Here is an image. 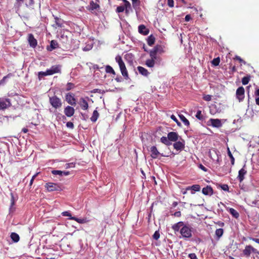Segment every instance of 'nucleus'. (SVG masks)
Masks as SVG:
<instances>
[{"label": "nucleus", "mask_w": 259, "mask_h": 259, "mask_svg": "<svg viewBox=\"0 0 259 259\" xmlns=\"http://www.w3.org/2000/svg\"><path fill=\"white\" fill-rule=\"evenodd\" d=\"M196 117L200 120H203L204 119V116L202 115L201 110H198L196 114Z\"/></svg>", "instance_id": "obj_39"}, {"label": "nucleus", "mask_w": 259, "mask_h": 259, "mask_svg": "<svg viewBox=\"0 0 259 259\" xmlns=\"http://www.w3.org/2000/svg\"><path fill=\"white\" fill-rule=\"evenodd\" d=\"M100 9V5L93 1H91L89 5L87 7V9L95 15H98Z\"/></svg>", "instance_id": "obj_3"}, {"label": "nucleus", "mask_w": 259, "mask_h": 259, "mask_svg": "<svg viewBox=\"0 0 259 259\" xmlns=\"http://www.w3.org/2000/svg\"><path fill=\"white\" fill-rule=\"evenodd\" d=\"M160 237V234L158 231H155L153 235V238L157 240H158Z\"/></svg>", "instance_id": "obj_50"}, {"label": "nucleus", "mask_w": 259, "mask_h": 259, "mask_svg": "<svg viewBox=\"0 0 259 259\" xmlns=\"http://www.w3.org/2000/svg\"><path fill=\"white\" fill-rule=\"evenodd\" d=\"M229 211L236 219H237L239 217V213L233 208H230Z\"/></svg>", "instance_id": "obj_33"}, {"label": "nucleus", "mask_w": 259, "mask_h": 259, "mask_svg": "<svg viewBox=\"0 0 259 259\" xmlns=\"http://www.w3.org/2000/svg\"><path fill=\"white\" fill-rule=\"evenodd\" d=\"M11 238L14 242H18L20 239L19 235L14 232L11 233Z\"/></svg>", "instance_id": "obj_29"}, {"label": "nucleus", "mask_w": 259, "mask_h": 259, "mask_svg": "<svg viewBox=\"0 0 259 259\" xmlns=\"http://www.w3.org/2000/svg\"><path fill=\"white\" fill-rule=\"evenodd\" d=\"M208 122L210 123V124L214 127H220L222 126V124L221 120L219 119H213L211 118L209 120Z\"/></svg>", "instance_id": "obj_15"}, {"label": "nucleus", "mask_w": 259, "mask_h": 259, "mask_svg": "<svg viewBox=\"0 0 259 259\" xmlns=\"http://www.w3.org/2000/svg\"><path fill=\"white\" fill-rule=\"evenodd\" d=\"M49 102L51 105L55 109L59 108L62 106V102L60 98L56 96L50 97Z\"/></svg>", "instance_id": "obj_4"}, {"label": "nucleus", "mask_w": 259, "mask_h": 259, "mask_svg": "<svg viewBox=\"0 0 259 259\" xmlns=\"http://www.w3.org/2000/svg\"><path fill=\"white\" fill-rule=\"evenodd\" d=\"M167 5L170 8H173L174 6V0H167Z\"/></svg>", "instance_id": "obj_56"}, {"label": "nucleus", "mask_w": 259, "mask_h": 259, "mask_svg": "<svg viewBox=\"0 0 259 259\" xmlns=\"http://www.w3.org/2000/svg\"><path fill=\"white\" fill-rule=\"evenodd\" d=\"M28 40L30 46L33 48L36 47L37 41L32 34H29Z\"/></svg>", "instance_id": "obj_13"}, {"label": "nucleus", "mask_w": 259, "mask_h": 259, "mask_svg": "<svg viewBox=\"0 0 259 259\" xmlns=\"http://www.w3.org/2000/svg\"><path fill=\"white\" fill-rule=\"evenodd\" d=\"M74 87V84L71 82H68L67 84V91H69Z\"/></svg>", "instance_id": "obj_51"}, {"label": "nucleus", "mask_w": 259, "mask_h": 259, "mask_svg": "<svg viewBox=\"0 0 259 259\" xmlns=\"http://www.w3.org/2000/svg\"><path fill=\"white\" fill-rule=\"evenodd\" d=\"M105 71L108 73H111L115 75V72L112 67L109 65H107L105 67Z\"/></svg>", "instance_id": "obj_36"}, {"label": "nucleus", "mask_w": 259, "mask_h": 259, "mask_svg": "<svg viewBox=\"0 0 259 259\" xmlns=\"http://www.w3.org/2000/svg\"><path fill=\"white\" fill-rule=\"evenodd\" d=\"M133 55L132 54H126L124 56V58L126 59H127V58L132 59H133Z\"/></svg>", "instance_id": "obj_61"}, {"label": "nucleus", "mask_w": 259, "mask_h": 259, "mask_svg": "<svg viewBox=\"0 0 259 259\" xmlns=\"http://www.w3.org/2000/svg\"><path fill=\"white\" fill-rule=\"evenodd\" d=\"M154 50L158 54H162L164 52L163 47L160 45H156L154 47Z\"/></svg>", "instance_id": "obj_28"}, {"label": "nucleus", "mask_w": 259, "mask_h": 259, "mask_svg": "<svg viewBox=\"0 0 259 259\" xmlns=\"http://www.w3.org/2000/svg\"><path fill=\"white\" fill-rule=\"evenodd\" d=\"M155 38L153 35H150L148 36L147 41L149 46H152L155 42Z\"/></svg>", "instance_id": "obj_27"}, {"label": "nucleus", "mask_w": 259, "mask_h": 259, "mask_svg": "<svg viewBox=\"0 0 259 259\" xmlns=\"http://www.w3.org/2000/svg\"><path fill=\"white\" fill-rule=\"evenodd\" d=\"M92 93H100V94L102 93V90H100V89H94L92 91Z\"/></svg>", "instance_id": "obj_59"}, {"label": "nucleus", "mask_w": 259, "mask_h": 259, "mask_svg": "<svg viewBox=\"0 0 259 259\" xmlns=\"http://www.w3.org/2000/svg\"><path fill=\"white\" fill-rule=\"evenodd\" d=\"M115 61L118 63L121 74L125 79H129L128 74L125 64L122 60L121 57L117 55L115 57Z\"/></svg>", "instance_id": "obj_1"}, {"label": "nucleus", "mask_w": 259, "mask_h": 259, "mask_svg": "<svg viewBox=\"0 0 259 259\" xmlns=\"http://www.w3.org/2000/svg\"><path fill=\"white\" fill-rule=\"evenodd\" d=\"M251 253L259 254V251L253 247L251 245H246L243 250V255L245 257H248L250 256Z\"/></svg>", "instance_id": "obj_5"}, {"label": "nucleus", "mask_w": 259, "mask_h": 259, "mask_svg": "<svg viewBox=\"0 0 259 259\" xmlns=\"http://www.w3.org/2000/svg\"><path fill=\"white\" fill-rule=\"evenodd\" d=\"M52 173L54 175L62 176V171L59 170H53L52 171Z\"/></svg>", "instance_id": "obj_49"}, {"label": "nucleus", "mask_w": 259, "mask_h": 259, "mask_svg": "<svg viewBox=\"0 0 259 259\" xmlns=\"http://www.w3.org/2000/svg\"><path fill=\"white\" fill-rule=\"evenodd\" d=\"M137 69L139 73L144 76H147L149 74V72L148 71V70L142 66H138L137 67Z\"/></svg>", "instance_id": "obj_23"}, {"label": "nucleus", "mask_w": 259, "mask_h": 259, "mask_svg": "<svg viewBox=\"0 0 259 259\" xmlns=\"http://www.w3.org/2000/svg\"><path fill=\"white\" fill-rule=\"evenodd\" d=\"M220 62V57H217L215 58H214L212 61H211L212 64L215 66H217L219 65Z\"/></svg>", "instance_id": "obj_41"}, {"label": "nucleus", "mask_w": 259, "mask_h": 259, "mask_svg": "<svg viewBox=\"0 0 259 259\" xmlns=\"http://www.w3.org/2000/svg\"><path fill=\"white\" fill-rule=\"evenodd\" d=\"M199 168L200 169H201L204 171H207V168L204 166H203L202 164H200L199 165Z\"/></svg>", "instance_id": "obj_62"}, {"label": "nucleus", "mask_w": 259, "mask_h": 259, "mask_svg": "<svg viewBox=\"0 0 259 259\" xmlns=\"http://www.w3.org/2000/svg\"><path fill=\"white\" fill-rule=\"evenodd\" d=\"M172 215H174L176 217H180L181 216V212L180 211H178L175 212Z\"/></svg>", "instance_id": "obj_60"}, {"label": "nucleus", "mask_w": 259, "mask_h": 259, "mask_svg": "<svg viewBox=\"0 0 259 259\" xmlns=\"http://www.w3.org/2000/svg\"><path fill=\"white\" fill-rule=\"evenodd\" d=\"M160 142L166 146H170L172 144L171 142H170L168 136L167 137L164 136L160 138Z\"/></svg>", "instance_id": "obj_26"}, {"label": "nucleus", "mask_w": 259, "mask_h": 259, "mask_svg": "<svg viewBox=\"0 0 259 259\" xmlns=\"http://www.w3.org/2000/svg\"><path fill=\"white\" fill-rule=\"evenodd\" d=\"M202 192L205 195H211L213 193V191L210 186H207L202 189Z\"/></svg>", "instance_id": "obj_19"}, {"label": "nucleus", "mask_w": 259, "mask_h": 259, "mask_svg": "<svg viewBox=\"0 0 259 259\" xmlns=\"http://www.w3.org/2000/svg\"><path fill=\"white\" fill-rule=\"evenodd\" d=\"M245 167L246 165L245 164L244 165L243 167L240 170H239L238 172V176L237 177V179L239 180V182L240 183L243 181V180L244 179V176L247 173V170H246Z\"/></svg>", "instance_id": "obj_11"}, {"label": "nucleus", "mask_w": 259, "mask_h": 259, "mask_svg": "<svg viewBox=\"0 0 259 259\" xmlns=\"http://www.w3.org/2000/svg\"><path fill=\"white\" fill-rule=\"evenodd\" d=\"M227 152H228V155L231 159V164L232 165H234V162H235V158L233 157L232 154L231 153V152L229 149V148H227Z\"/></svg>", "instance_id": "obj_40"}, {"label": "nucleus", "mask_w": 259, "mask_h": 259, "mask_svg": "<svg viewBox=\"0 0 259 259\" xmlns=\"http://www.w3.org/2000/svg\"><path fill=\"white\" fill-rule=\"evenodd\" d=\"M251 76L250 75H247L242 78V83L243 85H246L248 83L250 80Z\"/></svg>", "instance_id": "obj_34"}, {"label": "nucleus", "mask_w": 259, "mask_h": 259, "mask_svg": "<svg viewBox=\"0 0 259 259\" xmlns=\"http://www.w3.org/2000/svg\"><path fill=\"white\" fill-rule=\"evenodd\" d=\"M50 46L52 49H55L58 47V43L56 40H53L51 41Z\"/></svg>", "instance_id": "obj_44"}, {"label": "nucleus", "mask_w": 259, "mask_h": 259, "mask_svg": "<svg viewBox=\"0 0 259 259\" xmlns=\"http://www.w3.org/2000/svg\"><path fill=\"white\" fill-rule=\"evenodd\" d=\"M99 116V114L97 110H94L93 113L92 117H91V120L92 121L95 122L97 121Z\"/></svg>", "instance_id": "obj_30"}, {"label": "nucleus", "mask_w": 259, "mask_h": 259, "mask_svg": "<svg viewBox=\"0 0 259 259\" xmlns=\"http://www.w3.org/2000/svg\"><path fill=\"white\" fill-rule=\"evenodd\" d=\"M224 233V230L223 229H218L215 230V234L218 237V239H219Z\"/></svg>", "instance_id": "obj_38"}, {"label": "nucleus", "mask_w": 259, "mask_h": 259, "mask_svg": "<svg viewBox=\"0 0 259 259\" xmlns=\"http://www.w3.org/2000/svg\"><path fill=\"white\" fill-rule=\"evenodd\" d=\"M234 59L239 61V62L240 63H243L244 64L246 63V62L243 59H242L239 56H236Z\"/></svg>", "instance_id": "obj_54"}, {"label": "nucleus", "mask_w": 259, "mask_h": 259, "mask_svg": "<svg viewBox=\"0 0 259 259\" xmlns=\"http://www.w3.org/2000/svg\"><path fill=\"white\" fill-rule=\"evenodd\" d=\"M244 94L245 90L243 87H240L237 89L236 97L239 102H241L244 100L245 97Z\"/></svg>", "instance_id": "obj_8"}, {"label": "nucleus", "mask_w": 259, "mask_h": 259, "mask_svg": "<svg viewBox=\"0 0 259 259\" xmlns=\"http://www.w3.org/2000/svg\"><path fill=\"white\" fill-rule=\"evenodd\" d=\"M69 220H74L79 224H84L87 223L88 221L86 218L79 219L75 217H71L69 218Z\"/></svg>", "instance_id": "obj_25"}, {"label": "nucleus", "mask_w": 259, "mask_h": 259, "mask_svg": "<svg viewBox=\"0 0 259 259\" xmlns=\"http://www.w3.org/2000/svg\"><path fill=\"white\" fill-rule=\"evenodd\" d=\"M24 2L19 0H16V2L14 5V9L15 11L17 12L19 11L20 7L22 6V5Z\"/></svg>", "instance_id": "obj_24"}, {"label": "nucleus", "mask_w": 259, "mask_h": 259, "mask_svg": "<svg viewBox=\"0 0 259 259\" xmlns=\"http://www.w3.org/2000/svg\"><path fill=\"white\" fill-rule=\"evenodd\" d=\"M179 118L182 120V121L184 123V124L188 126L190 125V122L189 120L185 117L184 115L181 114L179 115Z\"/></svg>", "instance_id": "obj_31"}, {"label": "nucleus", "mask_w": 259, "mask_h": 259, "mask_svg": "<svg viewBox=\"0 0 259 259\" xmlns=\"http://www.w3.org/2000/svg\"><path fill=\"white\" fill-rule=\"evenodd\" d=\"M45 188L49 192L62 190L61 186L58 184L50 182L46 183L45 185Z\"/></svg>", "instance_id": "obj_6"}, {"label": "nucleus", "mask_w": 259, "mask_h": 259, "mask_svg": "<svg viewBox=\"0 0 259 259\" xmlns=\"http://www.w3.org/2000/svg\"><path fill=\"white\" fill-rule=\"evenodd\" d=\"M132 2L133 7L134 9H136L140 6V2L139 0H131Z\"/></svg>", "instance_id": "obj_42"}, {"label": "nucleus", "mask_w": 259, "mask_h": 259, "mask_svg": "<svg viewBox=\"0 0 259 259\" xmlns=\"http://www.w3.org/2000/svg\"><path fill=\"white\" fill-rule=\"evenodd\" d=\"M212 96L210 95H204L203 97V99L206 101H210L211 100Z\"/></svg>", "instance_id": "obj_48"}, {"label": "nucleus", "mask_w": 259, "mask_h": 259, "mask_svg": "<svg viewBox=\"0 0 259 259\" xmlns=\"http://www.w3.org/2000/svg\"><path fill=\"white\" fill-rule=\"evenodd\" d=\"M221 187L222 190L224 191H229V186L227 184H223L221 186Z\"/></svg>", "instance_id": "obj_55"}, {"label": "nucleus", "mask_w": 259, "mask_h": 259, "mask_svg": "<svg viewBox=\"0 0 259 259\" xmlns=\"http://www.w3.org/2000/svg\"><path fill=\"white\" fill-rule=\"evenodd\" d=\"M167 136L170 142H176L178 140L179 136L176 132H170L168 133Z\"/></svg>", "instance_id": "obj_12"}, {"label": "nucleus", "mask_w": 259, "mask_h": 259, "mask_svg": "<svg viewBox=\"0 0 259 259\" xmlns=\"http://www.w3.org/2000/svg\"><path fill=\"white\" fill-rule=\"evenodd\" d=\"M66 100L71 105L75 106L76 105V99L74 98V95L72 93H69L66 94Z\"/></svg>", "instance_id": "obj_10"}, {"label": "nucleus", "mask_w": 259, "mask_h": 259, "mask_svg": "<svg viewBox=\"0 0 259 259\" xmlns=\"http://www.w3.org/2000/svg\"><path fill=\"white\" fill-rule=\"evenodd\" d=\"M150 151L151 152V157L153 159L157 158L159 155H161L162 157L165 156V155H163L162 153H160L155 146H152L150 148Z\"/></svg>", "instance_id": "obj_9"}, {"label": "nucleus", "mask_w": 259, "mask_h": 259, "mask_svg": "<svg viewBox=\"0 0 259 259\" xmlns=\"http://www.w3.org/2000/svg\"><path fill=\"white\" fill-rule=\"evenodd\" d=\"M189 257L191 259H198L196 255L194 253H191L189 254Z\"/></svg>", "instance_id": "obj_58"}, {"label": "nucleus", "mask_w": 259, "mask_h": 259, "mask_svg": "<svg viewBox=\"0 0 259 259\" xmlns=\"http://www.w3.org/2000/svg\"><path fill=\"white\" fill-rule=\"evenodd\" d=\"M124 3V6L125 7V9H130L131 10H132L131 5L130 3L128 1H127L125 2Z\"/></svg>", "instance_id": "obj_53"}, {"label": "nucleus", "mask_w": 259, "mask_h": 259, "mask_svg": "<svg viewBox=\"0 0 259 259\" xmlns=\"http://www.w3.org/2000/svg\"><path fill=\"white\" fill-rule=\"evenodd\" d=\"M192 228L185 224L180 229V233L184 238H190L192 237Z\"/></svg>", "instance_id": "obj_2"}, {"label": "nucleus", "mask_w": 259, "mask_h": 259, "mask_svg": "<svg viewBox=\"0 0 259 259\" xmlns=\"http://www.w3.org/2000/svg\"><path fill=\"white\" fill-rule=\"evenodd\" d=\"M174 148L177 150H182L185 148V142L176 141L173 145Z\"/></svg>", "instance_id": "obj_17"}, {"label": "nucleus", "mask_w": 259, "mask_h": 259, "mask_svg": "<svg viewBox=\"0 0 259 259\" xmlns=\"http://www.w3.org/2000/svg\"><path fill=\"white\" fill-rule=\"evenodd\" d=\"M187 190H191V193L194 194V192H198L200 190V186L199 185H193L192 186L187 187Z\"/></svg>", "instance_id": "obj_22"}, {"label": "nucleus", "mask_w": 259, "mask_h": 259, "mask_svg": "<svg viewBox=\"0 0 259 259\" xmlns=\"http://www.w3.org/2000/svg\"><path fill=\"white\" fill-rule=\"evenodd\" d=\"M139 32L143 35H146L148 34L149 30L144 25H140L138 27Z\"/></svg>", "instance_id": "obj_21"}, {"label": "nucleus", "mask_w": 259, "mask_h": 259, "mask_svg": "<svg viewBox=\"0 0 259 259\" xmlns=\"http://www.w3.org/2000/svg\"><path fill=\"white\" fill-rule=\"evenodd\" d=\"M254 95L259 97V88H256L254 92Z\"/></svg>", "instance_id": "obj_64"}, {"label": "nucleus", "mask_w": 259, "mask_h": 259, "mask_svg": "<svg viewBox=\"0 0 259 259\" xmlns=\"http://www.w3.org/2000/svg\"><path fill=\"white\" fill-rule=\"evenodd\" d=\"M81 108L83 110H87L89 108V104L88 102L83 98H81L78 102Z\"/></svg>", "instance_id": "obj_18"}, {"label": "nucleus", "mask_w": 259, "mask_h": 259, "mask_svg": "<svg viewBox=\"0 0 259 259\" xmlns=\"http://www.w3.org/2000/svg\"><path fill=\"white\" fill-rule=\"evenodd\" d=\"M62 215L64 217H69V218L72 217L70 212L68 211H63L62 212Z\"/></svg>", "instance_id": "obj_52"}, {"label": "nucleus", "mask_w": 259, "mask_h": 259, "mask_svg": "<svg viewBox=\"0 0 259 259\" xmlns=\"http://www.w3.org/2000/svg\"><path fill=\"white\" fill-rule=\"evenodd\" d=\"M149 55L151 57V59H153L155 60L157 58V53L156 52L155 50L153 49L151 50L149 52Z\"/></svg>", "instance_id": "obj_37"}, {"label": "nucleus", "mask_w": 259, "mask_h": 259, "mask_svg": "<svg viewBox=\"0 0 259 259\" xmlns=\"http://www.w3.org/2000/svg\"><path fill=\"white\" fill-rule=\"evenodd\" d=\"M124 10H125L124 6H120L117 7V8H116V12L118 13H121V12H123L124 11Z\"/></svg>", "instance_id": "obj_47"}, {"label": "nucleus", "mask_w": 259, "mask_h": 259, "mask_svg": "<svg viewBox=\"0 0 259 259\" xmlns=\"http://www.w3.org/2000/svg\"><path fill=\"white\" fill-rule=\"evenodd\" d=\"M185 224L183 222H179L178 223L175 224L172 226V229L175 231V232L180 231V229L183 228V226H184Z\"/></svg>", "instance_id": "obj_20"}, {"label": "nucleus", "mask_w": 259, "mask_h": 259, "mask_svg": "<svg viewBox=\"0 0 259 259\" xmlns=\"http://www.w3.org/2000/svg\"><path fill=\"white\" fill-rule=\"evenodd\" d=\"M155 60L152 59H147L146 61V65L149 67H153L155 65Z\"/></svg>", "instance_id": "obj_32"}, {"label": "nucleus", "mask_w": 259, "mask_h": 259, "mask_svg": "<svg viewBox=\"0 0 259 259\" xmlns=\"http://www.w3.org/2000/svg\"><path fill=\"white\" fill-rule=\"evenodd\" d=\"M170 118L172 120L175 121L178 126H181V123L178 121L176 117L174 115H171Z\"/></svg>", "instance_id": "obj_46"}, {"label": "nucleus", "mask_w": 259, "mask_h": 259, "mask_svg": "<svg viewBox=\"0 0 259 259\" xmlns=\"http://www.w3.org/2000/svg\"><path fill=\"white\" fill-rule=\"evenodd\" d=\"M47 70L49 72L50 75L61 72L60 66L59 65L52 66L50 69Z\"/></svg>", "instance_id": "obj_16"}, {"label": "nucleus", "mask_w": 259, "mask_h": 259, "mask_svg": "<svg viewBox=\"0 0 259 259\" xmlns=\"http://www.w3.org/2000/svg\"><path fill=\"white\" fill-rule=\"evenodd\" d=\"M215 224L220 227H223L225 225L224 223L223 222H221V221H218V222H216Z\"/></svg>", "instance_id": "obj_63"}, {"label": "nucleus", "mask_w": 259, "mask_h": 259, "mask_svg": "<svg viewBox=\"0 0 259 259\" xmlns=\"http://www.w3.org/2000/svg\"><path fill=\"white\" fill-rule=\"evenodd\" d=\"M55 23H56V25H57L58 27H62V23L61 22V19L60 18H58L57 17H55Z\"/></svg>", "instance_id": "obj_45"}, {"label": "nucleus", "mask_w": 259, "mask_h": 259, "mask_svg": "<svg viewBox=\"0 0 259 259\" xmlns=\"http://www.w3.org/2000/svg\"><path fill=\"white\" fill-rule=\"evenodd\" d=\"M66 126L70 128H73L74 124L72 122H67L66 123Z\"/></svg>", "instance_id": "obj_57"}, {"label": "nucleus", "mask_w": 259, "mask_h": 259, "mask_svg": "<svg viewBox=\"0 0 259 259\" xmlns=\"http://www.w3.org/2000/svg\"><path fill=\"white\" fill-rule=\"evenodd\" d=\"M49 71L48 70H47L46 71L43 72V71H40L38 73V78L39 80L41 79V78L45 76L50 75V74L49 73Z\"/></svg>", "instance_id": "obj_35"}, {"label": "nucleus", "mask_w": 259, "mask_h": 259, "mask_svg": "<svg viewBox=\"0 0 259 259\" xmlns=\"http://www.w3.org/2000/svg\"><path fill=\"white\" fill-rule=\"evenodd\" d=\"M11 106V103L9 99L0 98V110H5Z\"/></svg>", "instance_id": "obj_7"}, {"label": "nucleus", "mask_w": 259, "mask_h": 259, "mask_svg": "<svg viewBox=\"0 0 259 259\" xmlns=\"http://www.w3.org/2000/svg\"><path fill=\"white\" fill-rule=\"evenodd\" d=\"M64 112L67 117H71L74 114L75 110L72 107L67 106L64 108Z\"/></svg>", "instance_id": "obj_14"}, {"label": "nucleus", "mask_w": 259, "mask_h": 259, "mask_svg": "<svg viewBox=\"0 0 259 259\" xmlns=\"http://www.w3.org/2000/svg\"><path fill=\"white\" fill-rule=\"evenodd\" d=\"M15 204V201H14V198L13 195H12V197L11 199V206L10 208V211L11 212H13L14 210V209L13 208V206Z\"/></svg>", "instance_id": "obj_43"}]
</instances>
